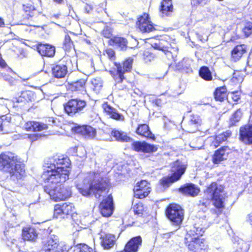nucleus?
<instances>
[{
	"label": "nucleus",
	"mask_w": 252,
	"mask_h": 252,
	"mask_svg": "<svg viewBox=\"0 0 252 252\" xmlns=\"http://www.w3.org/2000/svg\"><path fill=\"white\" fill-rule=\"evenodd\" d=\"M69 159L55 157L44 166L41 178L46 185L45 191L55 201L65 200L71 194L69 187H64L63 183L68 179L69 173Z\"/></svg>",
	"instance_id": "f257e3e1"
},
{
	"label": "nucleus",
	"mask_w": 252,
	"mask_h": 252,
	"mask_svg": "<svg viewBox=\"0 0 252 252\" xmlns=\"http://www.w3.org/2000/svg\"><path fill=\"white\" fill-rule=\"evenodd\" d=\"M109 187V181L107 178H102L98 173H90L85 179L82 184H79L77 188L79 192L85 196L93 194L98 198L103 195Z\"/></svg>",
	"instance_id": "f03ea898"
},
{
	"label": "nucleus",
	"mask_w": 252,
	"mask_h": 252,
	"mask_svg": "<svg viewBox=\"0 0 252 252\" xmlns=\"http://www.w3.org/2000/svg\"><path fill=\"white\" fill-rule=\"evenodd\" d=\"M0 170L9 173L14 181L21 179L25 174L24 165L18 161L14 154L10 152L0 155Z\"/></svg>",
	"instance_id": "7ed1b4c3"
},
{
	"label": "nucleus",
	"mask_w": 252,
	"mask_h": 252,
	"mask_svg": "<svg viewBox=\"0 0 252 252\" xmlns=\"http://www.w3.org/2000/svg\"><path fill=\"white\" fill-rule=\"evenodd\" d=\"M211 220L207 219H199L193 228L188 233L185 237V243L190 251L195 252L202 249L204 246V240L200 238Z\"/></svg>",
	"instance_id": "20e7f679"
},
{
	"label": "nucleus",
	"mask_w": 252,
	"mask_h": 252,
	"mask_svg": "<svg viewBox=\"0 0 252 252\" xmlns=\"http://www.w3.org/2000/svg\"><path fill=\"white\" fill-rule=\"evenodd\" d=\"M205 192L210 194V196L212 197L213 205L217 209V210H212L211 211L212 214L214 215L215 217H218L222 212L221 209L224 207V202L225 195L223 187L214 182L207 187Z\"/></svg>",
	"instance_id": "39448f33"
},
{
	"label": "nucleus",
	"mask_w": 252,
	"mask_h": 252,
	"mask_svg": "<svg viewBox=\"0 0 252 252\" xmlns=\"http://www.w3.org/2000/svg\"><path fill=\"white\" fill-rule=\"evenodd\" d=\"M187 165L184 162L177 160L171 164L170 176L165 177L160 180V184L164 188L169 187L172 183L179 180L185 173Z\"/></svg>",
	"instance_id": "423d86ee"
},
{
	"label": "nucleus",
	"mask_w": 252,
	"mask_h": 252,
	"mask_svg": "<svg viewBox=\"0 0 252 252\" xmlns=\"http://www.w3.org/2000/svg\"><path fill=\"white\" fill-rule=\"evenodd\" d=\"M184 211L177 204H171L166 209V215L173 225L179 226L184 219Z\"/></svg>",
	"instance_id": "0eeeda50"
},
{
	"label": "nucleus",
	"mask_w": 252,
	"mask_h": 252,
	"mask_svg": "<svg viewBox=\"0 0 252 252\" xmlns=\"http://www.w3.org/2000/svg\"><path fill=\"white\" fill-rule=\"evenodd\" d=\"M86 105V103L84 100L71 99L64 105V109L68 115L72 116L82 111Z\"/></svg>",
	"instance_id": "6e6552de"
},
{
	"label": "nucleus",
	"mask_w": 252,
	"mask_h": 252,
	"mask_svg": "<svg viewBox=\"0 0 252 252\" xmlns=\"http://www.w3.org/2000/svg\"><path fill=\"white\" fill-rule=\"evenodd\" d=\"M74 210V206L70 203L56 204L54 207V216L57 219H64L67 215L71 214Z\"/></svg>",
	"instance_id": "1a4fd4ad"
},
{
	"label": "nucleus",
	"mask_w": 252,
	"mask_h": 252,
	"mask_svg": "<svg viewBox=\"0 0 252 252\" xmlns=\"http://www.w3.org/2000/svg\"><path fill=\"white\" fill-rule=\"evenodd\" d=\"M136 25L139 30L143 33L150 32L155 30L154 25L150 20L149 15L146 13H144L138 18Z\"/></svg>",
	"instance_id": "9d476101"
},
{
	"label": "nucleus",
	"mask_w": 252,
	"mask_h": 252,
	"mask_svg": "<svg viewBox=\"0 0 252 252\" xmlns=\"http://www.w3.org/2000/svg\"><path fill=\"white\" fill-rule=\"evenodd\" d=\"M101 214L103 217H109L113 214L114 210L112 196L109 195L104 199L99 205Z\"/></svg>",
	"instance_id": "9b49d317"
},
{
	"label": "nucleus",
	"mask_w": 252,
	"mask_h": 252,
	"mask_svg": "<svg viewBox=\"0 0 252 252\" xmlns=\"http://www.w3.org/2000/svg\"><path fill=\"white\" fill-rule=\"evenodd\" d=\"M132 149L137 152L145 153H151L156 152L158 148L154 145L145 142L135 141L132 143Z\"/></svg>",
	"instance_id": "f8f14e48"
},
{
	"label": "nucleus",
	"mask_w": 252,
	"mask_h": 252,
	"mask_svg": "<svg viewBox=\"0 0 252 252\" xmlns=\"http://www.w3.org/2000/svg\"><path fill=\"white\" fill-rule=\"evenodd\" d=\"M71 64L70 60H66L65 64L60 63L58 64L53 65L52 67V74L57 78H62L65 77L67 72L68 68Z\"/></svg>",
	"instance_id": "ddd939ff"
},
{
	"label": "nucleus",
	"mask_w": 252,
	"mask_h": 252,
	"mask_svg": "<svg viewBox=\"0 0 252 252\" xmlns=\"http://www.w3.org/2000/svg\"><path fill=\"white\" fill-rule=\"evenodd\" d=\"M61 245H64L59 242V239L57 236L51 235L43 242V252H46L50 250L58 249Z\"/></svg>",
	"instance_id": "4468645a"
},
{
	"label": "nucleus",
	"mask_w": 252,
	"mask_h": 252,
	"mask_svg": "<svg viewBox=\"0 0 252 252\" xmlns=\"http://www.w3.org/2000/svg\"><path fill=\"white\" fill-rule=\"evenodd\" d=\"M240 139L246 144H252V125L240 128Z\"/></svg>",
	"instance_id": "2eb2a0df"
},
{
	"label": "nucleus",
	"mask_w": 252,
	"mask_h": 252,
	"mask_svg": "<svg viewBox=\"0 0 252 252\" xmlns=\"http://www.w3.org/2000/svg\"><path fill=\"white\" fill-rule=\"evenodd\" d=\"M23 127L29 131H41L48 128L46 124L36 121H28L25 123Z\"/></svg>",
	"instance_id": "dca6fc26"
},
{
	"label": "nucleus",
	"mask_w": 252,
	"mask_h": 252,
	"mask_svg": "<svg viewBox=\"0 0 252 252\" xmlns=\"http://www.w3.org/2000/svg\"><path fill=\"white\" fill-rule=\"evenodd\" d=\"M179 191L184 195L194 197L198 194L200 190L195 185L188 183L181 187L179 189Z\"/></svg>",
	"instance_id": "f3484780"
},
{
	"label": "nucleus",
	"mask_w": 252,
	"mask_h": 252,
	"mask_svg": "<svg viewBox=\"0 0 252 252\" xmlns=\"http://www.w3.org/2000/svg\"><path fill=\"white\" fill-rule=\"evenodd\" d=\"M142 244V238L137 236L131 238L126 245L124 250L126 252H137Z\"/></svg>",
	"instance_id": "a211bd4d"
},
{
	"label": "nucleus",
	"mask_w": 252,
	"mask_h": 252,
	"mask_svg": "<svg viewBox=\"0 0 252 252\" xmlns=\"http://www.w3.org/2000/svg\"><path fill=\"white\" fill-rule=\"evenodd\" d=\"M230 149L228 147H223L216 151L213 157V161L215 164H218L227 159Z\"/></svg>",
	"instance_id": "6ab92c4d"
},
{
	"label": "nucleus",
	"mask_w": 252,
	"mask_h": 252,
	"mask_svg": "<svg viewBox=\"0 0 252 252\" xmlns=\"http://www.w3.org/2000/svg\"><path fill=\"white\" fill-rule=\"evenodd\" d=\"M102 108L110 118L117 121H123L124 120V116L119 113L116 109L112 107L107 103L103 104Z\"/></svg>",
	"instance_id": "aec40b11"
},
{
	"label": "nucleus",
	"mask_w": 252,
	"mask_h": 252,
	"mask_svg": "<svg viewBox=\"0 0 252 252\" xmlns=\"http://www.w3.org/2000/svg\"><path fill=\"white\" fill-rule=\"evenodd\" d=\"M165 42H166L165 41L163 40H160L158 42L153 43L152 44V46L154 49L162 51L168 60H173V61H175L172 53L170 51L168 50V47L167 46L168 44L165 45L164 44Z\"/></svg>",
	"instance_id": "412c9836"
},
{
	"label": "nucleus",
	"mask_w": 252,
	"mask_h": 252,
	"mask_svg": "<svg viewBox=\"0 0 252 252\" xmlns=\"http://www.w3.org/2000/svg\"><path fill=\"white\" fill-rule=\"evenodd\" d=\"M37 50L42 56L52 57L55 54V48L49 44H39L37 46Z\"/></svg>",
	"instance_id": "4be33fe9"
},
{
	"label": "nucleus",
	"mask_w": 252,
	"mask_h": 252,
	"mask_svg": "<svg viewBox=\"0 0 252 252\" xmlns=\"http://www.w3.org/2000/svg\"><path fill=\"white\" fill-rule=\"evenodd\" d=\"M75 132L80 133L86 138H92L94 136L95 131L91 126H83L75 127L74 128Z\"/></svg>",
	"instance_id": "5701e85b"
},
{
	"label": "nucleus",
	"mask_w": 252,
	"mask_h": 252,
	"mask_svg": "<svg viewBox=\"0 0 252 252\" xmlns=\"http://www.w3.org/2000/svg\"><path fill=\"white\" fill-rule=\"evenodd\" d=\"M38 233L35 228L25 227L22 230V237L24 240L34 241L37 238Z\"/></svg>",
	"instance_id": "b1692460"
},
{
	"label": "nucleus",
	"mask_w": 252,
	"mask_h": 252,
	"mask_svg": "<svg viewBox=\"0 0 252 252\" xmlns=\"http://www.w3.org/2000/svg\"><path fill=\"white\" fill-rule=\"evenodd\" d=\"M173 6L172 0H163L160 8V15L162 17L170 15L173 12Z\"/></svg>",
	"instance_id": "393cba45"
},
{
	"label": "nucleus",
	"mask_w": 252,
	"mask_h": 252,
	"mask_svg": "<svg viewBox=\"0 0 252 252\" xmlns=\"http://www.w3.org/2000/svg\"><path fill=\"white\" fill-rule=\"evenodd\" d=\"M231 133L229 131H225L222 133L218 134L216 136L215 138L211 137V140L213 139L211 146L216 148L218 147L222 142L226 140L227 138L229 137Z\"/></svg>",
	"instance_id": "a878e982"
},
{
	"label": "nucleus",
	"mask_w": 252,
	"mask_h": 252,
	"mask_svg": "<svg viewBox=\"0 0 252 252\" xmlns=\"http://www.w3.org/2000/svg\"><path fill=\"white\" fill-rule=\"evenodd\" d=\"M136 133L139 135L150 139H153L154 138V135L149 130L148 126L146 124L139 125L136 129Z\"/></svg>",
	"instance_id": "bb28decb"
},
{
	"label": "nucleus",
	"mask_w": 252,
	"mask_h": 252,
	"mask_svg": "<svg viewBox=\"0 0 252 252\" xmlns=\"http://www.w3.org/2000/svg\"><path fill=\"white\" fill-rule=\"evenodd\" d=\"M115 237L111 234H106L102 238L101 246L104 249H109L115 244Z\"/></svg>",
	"instance_id": "cd10ccee"
},
{
	"label": "nucleus",
	"mask_w": 252,
	"mask_h": 252,
	"mask_svg": "<svg viewBox=\"0 0 252 252\" xmlns=\"http://www.w3.org/2000/svg\"><path fill=\"white\" fill-rule=\"evenodd\" d=\"M111 134L118 141L128 142L132 140V139L128 136L126 133L121 131L113 130Z\"/></svg>",
	"instance_id": "c85d7f7f"
},
{
	"label": "nucleus",
	"mask_w": 252,
	"mask_h": 252,
	"mask_svg": "<svg viewBox=\"0 0 252 252\" xmlns=\"http://www.w3.org/2000/svg\"><path fill=\"white\" fill-rule=\"evenodd\" d=\"M110 44L119 47L121 50L126 48L127 45L126 40L121 37H114L110 40Z\"/></svg>",
	"instance_id": "c756f323"
},
{
	"label": "nucleus",
	"mask_w": 252,
	"mask_h": 252,
	"mask_svg": "<svg viewBox=\"0 0 252 252\" xmlns=\"http://www.w3.org/2000/svg\"><path fill=\"white\" fill-rule=\"evenodd\" d=\"M246 49L245 45L236 46L232 51V57L235 61L239 60L246 52Z\"/></svg>",
	"instance_id": "7c9ffc66"
},
{
	"label": "nucleus",
	"mask_w": 252,
	"mask_h": 252,
	"mask_svg": "<svg viewBox=\"0 0 252 252\" xmlns=\"http://www.w3.org/2000/svg\"><path fill=\"white\" fill-rule=\"evenodd\" d=\"M215 98L217 101H223L227 97V90L225 87L217 88L214 93Z\"/></svg>",
	"instance_id": "2f4dec72"
},
{
	"label": "nucleus",
	"mask_w": 252,
	"mask_h": 252,
	"mask_svg": "<svg viewBox=\"0 0 252 252\" xmlns=\"http://www.w3.org/2000/svg\"><path fill=\"white\" fill-rule=\"evenodd\" d=\"M93 252V249L85 244H79L69 248L68 252Z\"/></svg>",
	"instance_id": "473e14b6"
},
{
	"label": "nucleus",
	"mask_w": 252,
	"mask_h": 252,
	"mask_svg": "<svg viewBox=\"0 0 252 252\" xmlns=\"http://www.w3.org/2000/svg\"><path fill=\"white\" fill-rule=\"evenodd\" d=\"M117 68L116 73L113 75V78L116 84L122 83L124 79V72L122 71V65L120 64H116Z\"/></svg>",
	"instance_id": "72a5a7b5"
},
{
	"label": "nucleus",
	"mask_w": 252,
	"mask_h": 252,
	"mask_svg": "<svg viewBox=\"0 0 252 252\" xmlns=\"http://www.w3.org/2000/svg\"><path fill=\"white\" fill-rule=\"evenodd\" d=\"M138 188V186H135L133 189L134 196L137 198L142 199L145 198L148 195L149 193L151 191L150 189L143 190V189H140V188Z\"/></svg>",
	"instance_id": "f704fd0d"
},
{
	"label": "nucleus",
	"mask_w": 252,
	"mask_h": 252,
	"mask_svg": "<svg viewBox=\"0 0 252 252\" xmlns=\"http://www.w3.org/2000/svg\"><path fill=\"white\" fill-rule=\"evenodd\" d=\"M86 84V80L83 79H80L70 84L71 88L73 91H84Z\"/></svg>",
	"instance_id": "c9c22d12"
},
{
	"label": "nucleus",
	"mask_w": 252,
	"mask_h": 252,
	"mask_svg": "<svg viewBox=\"0 0 252 252\" xmlns=\"http://www.w3.org/2000/svg\"><path fill=\"white\" fill-rule=\"evenodd\" d=\"M199 75L203 79L206 81H210L212 79L211 72L208 67L202 66L199 70Z\"/></svg>",
	"instance_id": "e433bc0d"
},
{
	"label": "nucleus",
	"mask_w": 252,
	"mask_h": 252,
	"mask_svg": "<svg viewBox=\"0 0 252 252\" xmlns=\"http://www.w3.org/2000/svg\"><path fill=\"white\" fill-rule=\"evenodd\" d=\"M133 59L132 58H128L126 59L123 63L122 71L125 73L126 72H129L130 71L132 68V65L133 63Z\"/></svg>",
	"instance_id": "4c0bfd02"
},
{
	"label": "nucleus",
	"mask_w": 252,
	"mask_h": 252,
	"mask_svg": "<svg viewBox=\"0 0 252 252\" xmlns=\"http://www.w3.org/2000/svg\"><path fill=\"white\" fill-rule=\"evenodd\" d=\"M92 84L94 87V90L96 92H99L102 87V80L100 78H94L92 80Z\"/></svg>",
	"instance_id": "58836bf2"
},
{
	"label": "nucleus",
	"mask_w": 252,
	"mask_h": 252,
	"mask_svg": "<svg viewBox=\"0 0 252 252\" xmlns=\"http://www.w3.org/2000/svg\"><path fill=\"white\" fill-rule=\"evenodd\" d=\"M10 103L9 99L0 98V112L6 113L8 111L7 105Z\"/></svg>",
	"instance_id": "ea45409f"
},
{
	"label": "nucleus",
	"mask_w": 252,
	"mask_h": 252,
	"mask_svg": "<svg viewBox=\"0 0 252 252\" xmlns=\"http://www.w3.org/2000/svg\"><path fill=\"white\" fill-rule=\"evenodd\" d=\"M63 48L65 50H69L73 48V42L68 35H66L63 42Z\"/></svg>",
	"instance_id": "a19ab883"
},
{
	"label": "nucleus",
	"mask_w": 252,
	"mask_h": 252,
	"mask_svg": "<svg viewBox=\"0 0 252 252\" xmlns=\"http://www.w3.org/2000/svg\"><path fill=\"white\" fill-rule=\"evenodd\" d=\"M242 116V112L240 110H237L232 116L230 119L231 125H234L236 122L240 121Z\"/></svg>",
	"instance_id": "79ce46f5"
},
{
	"label": "nucleus",
	"mask_w": 252,
	"mask_h": 252,
	"mask_svg": "<svg viewBox=\"0 0 252 252\" xmlns=\"http://www.w3.org/2000/svg\"><path fill=\"white\" fill-rule=\"evenodd\" d=\"M243 32L247 37L251 35L252 34V23L248 22L246 23L243 29Z\"/></svg>",
	"instance_id": "37998d69"
},
{
	"label": "nucleus",
	"mask_w": 252,
	"mask_h": 252,
	"mask_svg": "<svg viewBox=\"0 0 252 252\" xmlns=\"http://www.w3.org/2000/svg\"><path fill=\"white\" fill-rule=\"evenodd\" d=\"M132 209L135 214L142 215L144 211V207L142 203L139 202L134 205Z\"/></svg>",
	"instance_id": "c03bdc74"
},
{
	"label": "nucleus",
	"mask_w": 252,
	"mask_h": 252,
	"mask_svg": "<svg viewBox=\"0 0 252 252\" xmlns=\"http://www.w3.org/2000/svg\"><path fill=\"white\" fill-rule=\"evenodd\" d=\"M201 119L198 116L192 115L190 116L189 125L194 127H196L197 126L201 124Z\"/></svg>",
	"instance_id": "a18cd8bd"
},
{
	"label": "nucleus",
	"mask_w": 252,
	"mask_h": 252,
	"mask_svg": "<svg viewBox=\"0 0 252 252\" xmlns=\"http://www.w3.org/2000/svg\"><path fill=\"white\" fill-rule=\"evenodd\" d=\"M155 55L149 51H145L143 53V59L146 63L154 60Z\"/></svg>",
	"instance_id": "49530a36"
},
{
	"label": "nucleus",
	"mask_w": 252,
	"mask_h": 252,
	"mask_svg": "<svg viewBox=\"0 0 252 252\" xmlns=\"http://www.w3.org/2000/svg\"><path fill=\"white\" fill-rule=\"evenodd\" d=\"M149 183L146 180H142L140 182H138L136 184L135 186H138V188L140 189H143V190H147V189H150V188L149 187Z\"/></svg>",
	"instance_id": "de8ad7c7"
},
{
	"label": "nucleus",
	"mask_w": 252,
	"mask_h": 252,
	"mask_svg": "<svg viewBox=\"0 0 252 252\" xmlns=\"http://www.w3.org/2000/svg\"><path fill=\"white\" fill-rule=\"evenodd\" d=\"M102 34L106 38H110L112 35L111 28L108 27H105L102 32Z\"/></svg>",
	"instance_id": "09e8293b"
},
{
	"label": "nucleus",
	"mask_w": 252,
	"mask_h": 252,
	"mask_svg": "<svg viewBox=\"0 0 252 252\" xmlns=\"http://www.w3.org/2000/svg\"><path fill=\"white\" fill-rule=\"evenodd\" d=\"M109 59L112 61L115 59V52L112 49H107L105 51Z\"/></svg>",
	"instance_id": "8fccbe9b"
},
{
	"label": "nucleus",
	"mask_w": 252,
	"mask_h": 252,
	"mask_svg": "<svg viewBox=\"0 0 252 252\" xmlns=\"http://www.w3.org/2000/svg\"><path fill=\"white\" fill-rule=\"evenodd\" d=\"M9 122V120H7V117L5 115H2L0 117V130H2V127L6 123Z\"/></svg>",
	"instance_id": "3c124183"
},
{
	"label": "nucleus",
	"mask_w": 252,
	"mask_h": 252,
	"mask_svg": "<svg viewBox=\"0 0 252 252\" xmlns=\"http://www.w3.org/2000/svg\"><path fill=\"white\" fill-rule=\"evenodd\" d=\"M23 9L26 12H30L35 10L34 6L30 3L23 5Z\"/></svg>",
	"instance_id": "603ef678"
},
{
	"label": "nucleus",
	"mask_w": 252,
	"mask_h": 252,
	"mask_svg": "<svg viewBox=\"0 0 252 252\" xmlns=\"http://www.w3.org/2000/svg\"><path fill=\"white\" fill-rule=\"evenodd\" d=\"M28 137L31 140L32 142L38 139L40 137V135L37 134H28Z\"/></svg>",
	"instance_id": "864d4df0"
},
{
	"label": "nucleus",
	"mask_w": 252,
	"mask_h": 252,
	"mask_svg": "<svg viewBox=\"0 0 252 252\" xmlns=\"http://www.w3.org/2000/svg\"><path fill=\"white\" fill-rule=\"evenodd\" d=\"M2 76L3 79L5 81L8 82L9 83H11L12 82L13 79L9 75H6V74H4L3 75V73H2Z\"/></svg>",
	"instance_id": "5fc2aeb1"
},
{
	"label": "nucleus",
	"mask_w": 252,
	"mask_h": 252,
	"mask_svg": "<svg viewBox=\"0 0 252 252\" xmlns=\"http://www.w3.org/2000/svg\"><path fill=\"white\" fill-rule=\"evenodd\" d=\"M209 204V201L208 200H203L202 201H200V203L199 204V206H204L205 208L207 207V206Z\"/></svg>",
	"instance_id": "6e6d98bb"
},
{
	"label": "nucleus",
	"mask_w": 252,
	"mask_h": 252,
	"mask_svg": "<svg viewBox=\"0 0 252 252\" xmlns=\"http://www.w3.org/2000/svg\"><path fill=\"white\" fill-rule=\"evenodd\" d=\"M208 0H193V1L198 4H205Z\"/></svg>",
	"instance_id": "4d7b16f0"
},
{
	"label": "nucleus",
	"mask_w": 252,
	"mask_h": 252,
	"mask_svg": "<svg viewBox=\"0 0 252 252\" xmlns=\"http://www.w3.org/2000/svg\"><path fill=\"white\" fill-rule=\"evenodd\" d=\"M92 9V8L91 5L86 4L85 6V10L87 13H89Z\"/></svg>",
	"instance_id": "13d9d810"
},
{
	"label": "nucleus",
	"mask_w": 252,
	"mask_h": 252,
	"mask_svg": "<svg viewBox=\"0 0 252 252\" xmlns=\"http://www.w3.org/2000/svg\"><path fill=\"white\" fill-rule=\"evenodd\" d=\"M247 220L252 225V212L248 215Z\"/></svg>",
	"instance_id": "bf43d9fd"
},
{
	"label": "nucleus",
	"mask_w": 252,
	"mask_h": 252,
	"mask_svg": "<svg viewBox=\"0 0 252 252\" xmlns=\"http://www.w3.org/2000/svg\"><path fill=\"white\" fill-rule=\"evenodd\" d=\"M5 65V62L1 59V58L0 57V65L2 67L4 66Z\"/></svg>",
	"instance_id": "052dcab7"
},
{
	"label": "nucleus",
	"mask_w": 252,
	"mask_h": 252,
	"mask_svg": "<svg viewBox=\"0 0 252 252\" xmlns=\"http://www.w3.org/2000/svg\"><path fill=\"white\" fill-rule=\"evenodd\" d=\"M48 122H51L52 124H54L56 123V120H55L53 118H49Z\"/></svg>",
	"instance_id": "680f3d73"
},
{
	"label": "nucleus",
	"mask_w": 252,
	"mask_h": 252,
	"mask_svg": "<svg viewBox=\"0 0 252 252\" xmlns=\"http://www.w3.org/2000/svg\"><path fill=\"white\" fill-rule=\"evenodd\" d=\"M54 1L59 4H61L63 2V0H54Z\"/></svg>",
	"instance_id": "e2e57ef3"
},
{
	"label": "nucleus",
	"mask_w": 252,
	"mask_h": 252,
	"mask_svg": "<svg viewBox=\"0 0 252 252\" xmlns=\"http://www.w3.org/2000/svg\"><path fill=\"white\" fill-rule=\"evenodd\" d=\"M3 25H4V22L2 19L0 18V27H2Z\"/></svg>",
	"instance_id": "0e129e2a"
},
{
	"label": "nucleus",
	"mask_w": 252,
	"mask_h": 252,
	"mask_svg": "<svg viewBox=\"0 0 252 252\" xmlns=\"http://www.w3.org/2000/svg\"><path fill=\"white\" fill-rule=\"evenodd\" d=\"M27 93V92H24L23 93V94L25 95V94H26Z\"/></svg>",
	"instance_id": "69168bd1"
},
{
	"label": "nucleus",
	"mask_w": 252,
	"mask_h": 252,
	"mask_svg": "<svg viewBox=\"0 0 252 252\" xmlns=\"http://www.w3.org/2000/svg\"><path fill=\"white\" fill-rule=\"evenodd\" d=\"M28 79V78H27V79H23V80H24V81H25V80H27Z\"/></svg>",
	"instance_id": "338daca9"
},
{
	"label": "nucleus",
	"mask_w": 252,
	"mask_h": 252,
	"mask_svg": "<svg viewBox=\"0 0 252 252\" xmlns=\"http://www.w3.org/2000/svg\"><path fill=\"white\" fill-rule=\"evenodd\" d=\"M71 252H73L72 251H71Z\"/></svg>",
	"instance_id": "774afa93"
}]
</instances>
